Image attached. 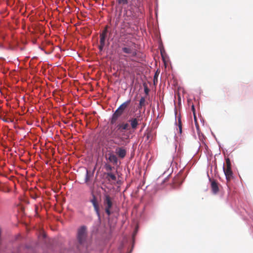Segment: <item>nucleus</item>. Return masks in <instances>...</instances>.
<instances>
[{"label":"nucleus","mask_w":253,"mask_h":253,"mask_svg":"<svg viewBox=\"0 0 253 253\" xmlns=\"http://www.w3.org/2000/svg\"><path fill=\"white\" fill-rule=\"evenodd\" d=\"M131 134L132 130H130L129 123L124 121L118 123L111 132V137L115 139L114 143L118 145L127 144Z\"/></svg>","instance_id":"obj_1"},{"label":"nucleus","mask_w":253,"mask_h":253,"mask_svg":"<svg viewBox=\"0 0 253 253\" xmlns=\"http://www.w3.org/2000/svg\"><path fill=\"white\" fill-rule=\"evenodd\" d=\"M126 40H127V38L126 37L121 39L122 44L124 46L122 47V51L125 53L131 54L132 57L136 56L137 55L136 50L133 47L135 46V43L132 42H128V41H126Z\"/></svg>","instance_id":"obj_2"},{"label":"nucleus","mask_w":253,"mask_h":253,"mask_svg":"<svg viewBox=\"0 0 253 253\" xmlns=\"http://www.w3.org/2000/svg\"><path fill=\"white\" fill-rule=\"evenodd\" d=\"M87 234V228L85 226L83 225L78 229L77 237L79 245H86Z\"/></svg>","instance_id":"obj_3"},{"label":"nucleus","mask_w":253,"mask_h":253,"mask_svg":"<svg viewBox=\"0 0 253 253\" xmlns=\"http://www.w3.org/2000/svg\"><path fill=\"white\" fill-rule=\"evenodd\" d=\"M103 205L106 214L110 216L111 213V209L113 207V203L112 198L108 194H105L103 199Z\"/></svg>","instance_id":"obj_4"},{"label":"nucleus","mask_w":253,"mask_h":253,"mask_svg":"<svg viewBox=\"0 0 253 253\" xmlns=\"http://www.w3.org/2000/svg\"><path fill=\"white\" fill-rule=\"evenodd\" d=\"M141 120L138 117L137 118H130L128 121L129 124L130 130H132V133L137 129L138 125H139V122Z\"/></svg>","instance_id":"obj_5"},{"label":"nucleus","mask_w":253,"mask_h":253,"mask_svg":"<svg viewBox=\"0 0 253 253\" xmlns=\"http://www.w3.org/2000/svg\"><path fill=\"white\" fill-rule=\"evenodd\" d=\"M90 202L92 204L94 210L97 215L98 218L100 217V209L99 204L97 201V199L96 197L94 195H92V197L90 199Z\"/></svg>","instance_id":"obj_6"},{"label":"nucleus","mask_w":253,"mask_h":253,"mask_svg":"<svg viewBox=\"0 0 253 253\" xmlns=\"http://www.w3.org/2000/svg\"><path fill=\"white\" fill-rule=\"evenodd\" d=\"M116 153L119 158L123 159L126 155V151L123 147H117L116 149Z\"/></svg>","instance_id":"obj_7"},{"label":"nucleus","mask_w":253,"mask_h":253,"mask_svg":"<svg viewBox=\"0 0 253 253\" xmlns=\"http://www.w3.org/2000/svg\"><path fill=\"white\" fill-rule=\"evenodd\" d=\"M223 170L228 181H229L233 178V172L231 170V168L223 167Z\"/></svg>","instance_id":"obj_8"},{"label":"nucleus","mask_w":253,"mask_h":253,"mask_svg":"<svg viewBox=\"0 0 253 253\" xmlns=\"http://www.w3.org/2000/svg\"><path fill=\"white\" fill-rule=\"evenodd\" d=\"M122 114L123 113L121 112L117 109L115 113L112 115V118L110 121L111 124L112 125L115 124L117 121L119 117H120L122 115Z\"/></svg>","instance_id":"obj_9"},{"label":"nucleus","mask_w":253,"mask_h":253,"mask_svg":"<svg viewBox=\"0 0 253 253\" xmlns=\"http://www.w3.org/2000/svg\"><path fill=\"white\" fill-rule=\"evenodd\" d=\"M108 26H106L102 33L100 34V42H105L108 32Z\"/></svg>","instance_id":"obj_10"},{"label":"nucleus","mask_w":253,"mask_h":253,"mask_svg":"<svg viewBox=\"0 0 253 253\" xmlns=\"http://www.w3.org/2000/svg\"><path fill=\"white\" fill-rule=\"evenodd\" d=\"M108 160L110 162L112 163L114 165H117L118 163L117 157L113 153H109L108 154Z\"/></svg>","instance_id":"obj_11"},{"label":"nucleus","mask_w":253,"mask_h":253,"mask_svg":"<svg viewBox=\"0 0 253 253\" xmlns=\"http://www.w3.org/2000/svg\"><path fill=\"white\" fill-rule=\"evenodd\" d=\"M130 102V100H127L125 102H124L122 104H121L120 107L117 109L119 111L123 113L125 109L127 107L128 105Z\"/></svg>","instance_id":"obj_12"},{"label":"nucleus","mask_w":253,"mask_h":253,"mask_svg":"<svg viewBox=\"0 0 253 253\" xmlns=\"http://www.w3.org/2000/svg\"><path fill=\"white\" fill-rule=\"evenodd\" d=\"M211 187L213 193L216 194L218 192V186L217 182L215 180H213L211 182Z\"/></svg>","instance_id":"obj_13"},{"label":"nucleus","mask_w":253,"mask_h":253,"mask_svg":"<svg viewBox=\"0 0 253 253\" xmlns=\"http://www.w3.org/2000/svg\"><path fill=\"white\" fill-rule=\"evenodd\" d=\"M106 175L107 178L109 180L111 179L112 180L115 181L116 180V177L113 173L111 172H108L107 173Z\"/></svg>","instance_id":"obj_14"},{"label":"nucleus","mask_w":253,"mask_h":253,"mask_svg":"<svg viewBox=\"0 0 253 253\" xmlns=\"http://www.w3.org/2000/svg\"><path fill=\"white\" fill-rule=\"evenodd\" d=\"M117 2L119 4L122 5H126L128 3V0H117Z\"/></svg>","instance_id":"obj_15"},{"label":"nucleus","mask_w":253,"mask_h":253,"mask_svg":"<svg viewBox=\"0 0 253 253\" xmlns=\"http://www.w3.org/2000/svg\"><path fill=\"white\" fill-rule=\"evenodd\" d=\"M104 168H105V169L107 171H111V170H112V169H113V167H112L110 164H106L105 165Z\"/></svg>","instance_id":"obj_16"},{"label":"nucleus","mask_w":253,"mask_h":253,"mask_svg":"<svg viewBox=\"0 0 253 253\" xmlns=\"http://www.w3.org/2000/svg\"><path fill=\"white\" fill-rule=\"evenodd\" d=\"M140 106H145L146 105V100H145V99L144 97H142L141 98L140 101H139V103Z\"/></svg>","instance_id":"obj_17"},{"label":"nucleus","mask_w":253,"mask_h":253,"mask_svg":"<svg viewBox=\"0 0 253 253\" xmlns=\"http://www.w3.org/2000/svg\"><path fill=\"white\" fill-rule=\"evenodd\" d=\"M226 167L231 168V164L229 158H226Z\"/></svg>","instance_id":"obj_18"},{"label":"nucleus","mask_w":253,"mask_h":253,"mask_svg":"<svg viewBox=\"0 0 253 253\" xmlns=\"http://www.w3.org/2000/svg\"><path fill=\"white\" fill-rule=\"evenodd\" d=\"M105 42H100V44L99 45V49L100 51H102L105 46Z\"/></svg>","instance_id":"obj_19"},{"label":"nucleus","mask_w":253,"mask_h":253,"mask_svg":"<svg viewBox=\"0 0 253 253\" xmlns=\"http://www.w3.org/2000/svg\"><path fill=\"white\" fill-rule=\"evenodd\" d=\"M178 127H179V132H180V133H181V132H182V124H181V121L180 120H179V121H178Z\"/></svg>","instance_id":"obj_20"},{"label":"nucleus","mask_w":253,"mask_h":253,"mask_svg":"<svg viewBox=\"0 0 253 253\" xmlns=\"http://www.w3.org/2000/svg\"><path fill=\"white\" fill-rule=\"evenodd\" d=\"M191 109H192V111L193 113L194 116V118H195V119H196L195 109V107H194V105L193 104H192Z\"/></svg>","instance_id":"obj_21"},{"label":"nucleus","mask_w":253,"mask_h":253,"mask_svg":"<svg viewBox=\"0 0 253 253\" xmlns=\"http://www.w3.org/2000/svg\"><path fill=\"white\" fill-rule=\"evenodd\" d=\"M89 171L88 170H86V177H85V181L87 182L89 180Z\"/></svg>","instance_id":"obj_22"},{"label":"nucleus","mask_w":253,"mask_h":253,"mask_svg":"<svg viewBox=\"0 0 253 253\" xmlns=\"http://www.w3.org/2000/svg\"><path fill=\"white\" fill-rule=\"evenodd\" d=\"M158 74H157V72L155 73V75L154 76V82L155 83V80H156L157 81V78H158Z\"/></svg>","instance_id":"obj_23"},{"label":"nucleus","mask_w":253,"mask_h":253,"mask_svg":"<svg viewBox=\"0 0 253 253\" xmlns=\"http://www.w3.org/2000/svg\"><path fill=\"white\" fill-rule=\"evenodd\" d=\"M144 90H145V92L146 94H147L148 93V91H149L148 88L147 87H146Z\"/></svg>","instance_id":"obj_24"},{"label":"nucleus","mask_w":253,"mask_h":253,"mask_svg":"<svg viewBox=\"0 0 253 253\" xmlns=\"http://www.w3.org/2000/svg\"><path fill=\"white\" fill-rule=\"evenodd\" d=\"M143 106H140V104H139V105H138V108L139 109H141V108H142V107H143Z\"/></svg>","instance_id":"obj_25"},{"label":"nucleus","mask_w":253,"mask_h":253,"mask_svg":"<svg viewBox=\"0 0 253 253\" xmlns=\"http://www.w3.org/2000/svg\"><path fill=\"white\" fill-rule=\"evenodd\" d=\"M3 120L4 121H5V122H7V119H3Z\"/></svg>","instance_id":"obj_26"}]
</instances>
